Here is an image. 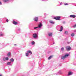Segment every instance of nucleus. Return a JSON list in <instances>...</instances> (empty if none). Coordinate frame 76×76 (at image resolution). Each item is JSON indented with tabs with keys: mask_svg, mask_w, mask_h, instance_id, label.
Instances as JSON below:
<instances>
[{
	"mask_svg": "<svg viewBox=\"0 0 76 76\" xmlns=\"http://www.w3.org/2000/svg\"><path fill=\"white\" fill-rule=\"evenodd\" d=\"M12 23L14 25H17V24H18V23L17 22L15 21L14 20L12 22Z\"/></svg>",
	"mask_w": 76,
	"mask_h": 76,
	"instance_id": "5",
	"label": "nucleus"
},
{
	"mask_svg": "<svg viewBox=\"0 0 76 76\" xmlns=\"http://www.w3.org/2000/svg\"><path fill=\"white\" fill-rule=\"evenodd\" d=\"M10 61L11 62H13L14 61V59H13V58H12L10 59Z\"/></svg>",
	"mask_w": 76,
	"mask_h": 76,
	"instance_id": "17",
	"label": "nucleus"
},
{
	"mask_svg": "<svg viewBox=\"0 0 76 76\" xmlns=\"http://www.w3.org/2000/svg\"><path fill=\"white\" fill-rule=\"evenodd\" d=\"M0 4H1V2L0 1Z\"/></svg>",
	"mask_w": 76,
	"mask_h": 76,
	"instance_id": "30",
	"label": "nucleus"
},
{
	"mask_svg": "<svg viewBox=\"0 0 76 76\" xmlns=\"http://www.w3.org/2000/svg\"><path fill=\"white\" fill-rule=\"evenodd\" d=\"M42 24H41V23H40V24H39L38 25V27L39 28H41V27L42 26Z\"/></svg>",
	"mask_w": 76,
	"mask_h": 76,
	"instance_id": "11",
	"label": "nucleus"
},
{
	"mask_svg": "<svg viewBox=\"0 0 76 76\" xmlns=\"http://www.w3.org/2000/svg\"><path fill=\"white\" fill-rule=\"evenodd\" d=\"M38 28V27H34V29H36V28Z\"/></svg>",
	"mask_w": 76,
	"mask_h": 76,
	"instance_id": "27",
	"label": "nucleus"
},
{
	"mask_svg": "<svg viewBox=\"0 0 76 76\" xmlns=\"http://www.w3.org/2000/svg\"><path fill=\"white\" fill-rule=\"evenodd\" d=\"M10 63H11V62H7V65H10Z\"/></svg>",
	"mask_w": 76,
	"mask_h": 76,
	"instance_id": "19",
	"label": "nucleus"
},
{
	"mask_svg": "<svg viewBox=\"0 0 76 76\" xmlns=\"http://www.w3.org/2000/svg\"><path fill=\"white\" fill-rule=\"evenodd\" d=\"M34 44H35V42H31V44L33 45Z\"/></svg>",
	"mask_w": 76,
	"mask_h": 76,
	"instance_id": "24",
	"label": "nucleus"
},
{
	"mask_svg": "<svg viewBox=\"0 0 76 76\" xmlns=\"http://www.w3.org/2000/svg\"><path fill=\"white\" fill-rule=\"evenodd\" d=\"M61 17L60 16H57L56 17H54V19L56 20H60Z\"/></svg>",
	"mask_w": 76,
	"mask_h": 76,
	"instance_id": "2",
	"label": "nucleus"
},
{
	"mask_svg": "<svg viewBox=\"0 0 76 76\" xmlns=\"http://www.w3.org/2000/svg\"><path fill=\"white\" fill-rule=\"evenodd\" d=\"M65 34H68V31H65Z\"/></svg>",
	"mask_w": 76,
	"mask_h": 76,
	"instance_id": "23",
	"label": "nucleus"
},
{
	"mask_svg": "<svg viewBox=\"0 0 76 76\" xmlns=\"http://www.w3.org/2000/svg\"><path fill=\"white\" fill-rule=\"evenodd\" d=\"M53 57V56H50V57H48V60H50L51 59V58H52V57Z\"/></svg>",
	"mask_w": 76,
	"mask_h": 76,
	"instance_id": "13",
	"label": "nucleus"
},
{
	"mask_svg": "<svg viewBox=\"0 0 76 76\" xmlns=\"http://www.w3.org/2000/svg\"><path fill=\"white\" fill-rule=\"evenodd\" d=\"M48 35L50 37H51L52 36V33H48Z\"/></svg>",
	"mask_w": 76,
	"mask_h": 76,
	"instance_id": "8",
	"label": "nucleus"
},
{
	"mask_svg": "<svg viewBox=\"0 0 76 76\" xmlns=\"http://www.w3.org/2000/svg\"><path fill=\"white\" fill-rule=\"evenodd\" d=\"M28 52H29V51H28V53H26V56H28V54H29Z\"/></svg>",
	"mask_w": 76,
	"mask_h": 76,
	"instance_id": "18",
	"label": "nucleus"
},
{
	"mask_svg": "<svg viewBox=\"0 0 76 76\" xmlns=\"http://www.w3.org/2000/svg\"><path fill=\"white\" fill-rule=\"evenodd\" d=\"M33 37L34 39H37L38 37V36L36 34H33Z\"/></svg>",
	"mask_w": 76,
	"mask_h": 76,
	"instance_id": "4",
	"label": "nucleus"
},
{
	"mask_svg": "<svg viewBox=\"0 0 76 76\" xmlns=\"http://www.w3.org/2000/svg\"><path fill=\"white\" fill-rule=\"evenodd\" d=\"M6 21H7V22H9V20H8V19H7V20H6Z\"/></svg>",
	"mask_w": 76,
	"mask_h": 76,
	"instance_id": "28",
	"label": "nucleus"
},
{
	"mask_svg": "<svg viewBox=\"0 0 76 76\" xmlns=\"http://www.w3.org/2000/svg\"><path fill=\"white\" fill-rule=\"evenodd\" d=\"M34 20L35 21H37L38 20V17H35L34 18Z\"/></svg>",
	"mask_w": 76,
	"mask_h": 76,
	"instance_id": "6",
	"label": "nucleus"
},
{
	"mask_svg": "<svg viewBox=\"0 0 76 76\" xmlns=\"http://www.w3.org/2000/svg\"><path fill=\"white\" fill-rule=\"evenodd\" d=\"M69 54H66L64 56H62L61 57V59H63V60H64L66 57H68L69 56Z\"/></svg>",
	"mask_w": 76,
	"mask_h": 76,
	"instance_id": "1",
	"label": "nucleus"
},
{
	"mask_svg": "<svg viewBox=\"0 0 76 76\" xmlns=\"http://www.w3.org/2000/svg\"><path fill=\"white\" fill-rule=\"evenodd\" d=\"M63 26H61V27L60 30H59L60 31H63Z\"/></svg>",
	"mask_w": 76,
	"mask_h": 76,
	"instance_id": "9",
	"label": "nucleus"
},
{
	"mask_svg": "<svg viewBox=\"0 0 76 76\" xmlns=\"http://www.w3.org/2000/svg\"><path fill=\"white\" fill-rule=\"evenodd\" d=\"M5 60H9V58H8V57H6L5 58H3V60H4V61H5Z\"/></svg>",
	"mask_w": 76,
	"mask_h": 76,
	"instance_id": "10",
	"label": "nucleus"
},
{
	"mask_svg": "<svg viewBox=\"0 0 76 76\" xmlns=\"http://www.w3.org/2000/svg\"><path fill=\"white\" fill-rule=\"evenodd\" d=\"M74 33H72V34H71V36H74Z\"/></svg>",
	"mask_w": 76,
	"mask_h": 76,
	"instance_id": "22",
	"label": "nucleus"
},
{
	"mask_svg": "<svg viewBox=\"0 0 76 76\" xmlns=\"http://www.w3.org/2000/svg\"><path fill=\"white\" fill-rule=\"evenodd\" d=\"M72 72H69V75H72Z\"/></svg>",
	"mask_w": 76,
	"mask_h": 76,
	"instance_id": "16",
	"label": "nucleus"
},
{
	"mask_svg": "<svg viewBox=\"0 0 76 76\" xmlns=\"http://www.w3.org/2000/svg\"><path fill=\"white\" fill-rule=\"evenodd\" d=\"M67 43L68 44H69V43H70V42H67Z\"/></svg>",
	"mask_w": 76,
	"mask_h": 76,
	"instance_id": "31",
	"label": "nucleus"
},
{
	"mask_svg": "<svg viewBox=\"0 0 76 76\" xmlns=\"http://www.w3.org/2000/svg\"><path fill=\"white\" fill-rule=\"evenodd\" d=\"M49 22L51 24H54V22L51 20L49 21Z\"/></svg>",
	"mask_w": 76,
	"mask_h": 76,
	"instance_id": "12",
	"label": "nucleus"
},
{
	"mask_svg": "<svg viewBox=\"0 0 76 76\" xmlns=\"http://www.w3.org/2000/svg\"><path fill=\"white\" fill-rule=\"evenodd\" d=\"M73 27H74V28H75V27H76V24H75V26H73Z\"/></svg>",
	"mask_w": 76,
	"mask_h": 76,
	"instance_id": "25",
	"label": "nucleus"
},
{
	"mask_svg": "<svg viewBox=\"0 0 76 76\" xmlns=\"http://www.w3.org/2000/svg\"><path fill=\"white\" fill-rule=\"evenodd\" d=\"M15 45V46L17 45L16 44H15V45Z\"/></svg>",
	"mask_w": 76,
	"mask_h": 76,
	"instance_id": "33",
	"label": "nucleus"
},
{
	"mask_svg": "<svg viewBox=\"0 0 76 76\" xmlns=\"http://www.w3.org/2000/svg\"><path fill=\"white\" fill-rule=\"evenodd\" d=\"M70 17H72L73 18H75L76 15H70Z\"/></svg>",
	"mask_w": 76,
	"mask_h": 76,
	"instance_id": "7",
	"label": "nucleus"
},
{
	"mask_svg": "<svg viewBox=\"0 0 76 76\" xmlns=\"http://www.w3.org/2000/svg\"><path fill=\"white\" fill-rule=\"evenodd\" d=\"M61 4H62V3H60V4L61 5Z\"/></svg>",
	"mask_w": 76,
	"mask_h": 76,
	"instance_id": "32",
	"label": "nucleus"
},
{
	"mask_svg": "<svg viewBox=\"0 0 76 76\" xmlns=\"http://www.w3.org/2000/svg\"><path fill=\"white\" fill-rule=\"evenodd\" d=\"M0 36H3V34H1L0 35Z\"/></svg>",
	"mask_w": 76,
	"mask_h": 76,
	"instance_id": "29",
	"label": "nucleus"
},
{
	"mask_svg": "<svg viewBox=\"0 0 76 76\" xmlns=\"http://www.w3.org/2000/svg\"><path fill=\"white\" fill-rule=\"evenodd\" d=\"M0 76H2V75H0Z\"/></svg>",
	"mask_w": 76,
	"mask_h": 76,
	"instance_id": "34",
	"label": "nucleus"
},
{
	"mask_svg": "<svg viewBox=\"0 0 76 76\" xmlns=\"http://www.w3.org/2000/svg\"><path fill=\"white\" fill-rule=\"evenodd\" d=\"M3 1L4 2H7V1H9L8 0H3Z\"/></svg>",
	"mask_w": 76,
	"mask_h": 76,
	"instance_id": "21",
	"label": "nucleus"
},
{
	"mask_svg": "<svg viewBox=\"0 0 76 76\" xmlns=\"http://www.w3.org/2000/svg\"><path fill=\"white\" fill-rule=\"evenodd\" d=\"M64 5H68V4H67V3H65Z\"/></svg>",
	"mask_w": 76,
	"mask_h": 76,
	"instance_id": "26",
	"label": "nucleus"
},
{
	"mask_svg": "<svg viewBox=\"0 0 76 76\" xmlns=\"http://www.w3.org/2000/svg\"><path fill=\"white\" fill-rule=\"evenodd\" d=\"M32 54V52L30 50H29V54H30V55H31Z\"/></svg>",
	"mask_w": 76,
	"mask_h": 76,
	"instance_id": "15",
	"label": "nucleus"
},
{
	"mask_svg": "<svg viewBox=\"0 0 76 76\" xmlns=\"http://www.w3.org/2000/svg\"><path fill=\"white\" fill-rule=\"evenodd\" d=\"M71 48L70 46H67L66 47V50L67 51H69V50H70Z\"/></svg>",
	"mask_w": 76,
	"mask_h": 76,
	"instance_id": "3",
	"label": "nucleus"
},
{
	"mask_svg": "<svg viewBox=\"0 0 76 76\" xmlns=\"http://www.w3.org/2000/svg\"><path fill=\"white\" fill-rule=\"evenodd\" d=\"M64 47H62V48H61V50H62V51H64Z\"/></svg>",
	"mask_w": 76,
	"mask_h": 76,
	"instance_id": "20",
	"label": "nucleus"
},
{
	"mask_svg": "<svg viewBox=\"0 0 76 76\" xmlns=\"http://www.w3.org/2000/svg\"><path fill=\"white\" fill-rule=\"evenodd\" d=\"M7 56H8L9 57L10 56V52H9L7 54Z\"/></svg>",
	"mask_w": 76,
	"mask_h": 76,
	"instance_id": "14",
	"label": "nucleus"
},
{
	"mask_svg": "<svg viewBox=\"0 0 76 76\" xmlns=\"http://www.w3.org/2000/svg\"><path fill=\"white\" fill-rule=\"evenodd\" d=\"M9 0H8V1Z\"/></svg>",
	"mask_w": 76,
	"mask_h": 76,
	"instance_id": "35",
	"label": "nucleus"
}]
</instances>
